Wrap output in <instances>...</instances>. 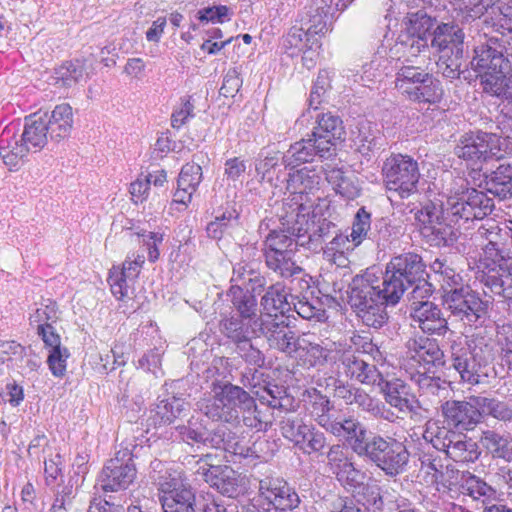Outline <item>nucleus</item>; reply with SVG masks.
I'll list each match as a JSON object with an SVG mask.
<instances>
[{"label":"nucleus","mask_w":512,"mask_h":512,"mask_svg":"<svg viewBox=\"0 0 512 512\" xmlns=\"http://www.w3.org/2000/svg\"><path fill=\"white\" fill-rule=\"evenodd\" d=\"M407 359L420 366H437L444 364V353L436 339L426 336H415L406 343Z\"/></svg>","instance_id":"nucleus-23"},{"label":"nucleus","mask_w":512,"mask_h":512,"mask_svg":"<svg viewBox=\"0 0 512 512\" xmlns=\"http://www.w3.org/2000/svg\"><path fill=\"white\" fill-rule=\"evenodd\" d=\"M344 133L342 120L338 116L330 112L318 114L311 135L292 144L284 154L285 166L294 169L302 163L313 161L315 156L331 157Z\"/></svg>","instance_id":"nucleus-3"},{"label":"nucleus","mask_w":512,"mask_h":512,"mask_svg":"<svg viewBox=\"0 0 512 512\" xmlns=\"http://www.w3.org/2000/svg\"><path fill=\"white\" fill-rule=\"evenodd\" d=\"M149 478L157 486L160 496H168L189 486L182 471L169 467L158 459L150 463Z\"/></svg>","instance_id":"nucleus-25"},{"label":"nucleus","mask_w":512,"mask_h":512,"mask_svg":"<svg viewBox=\"0 0 512 512\" xmlns=\"http://www.w3.org/2000/svg\"><path fill=\"white\" fill-rule=\"evenodd\" d=\"M441 53L437 66L443 76L450 79L459 77L463 49H457L455 52H451V55L446 52Z\"/></svg>","instance_id":"nucleus-58"},{"label":"nucleus","mask_w":512,"mask_h":512,"mask_svg":"<svg viewBox=\"0 0 512 512\" xmlns=\"http://www.w3.org/2000/svg\"><path fill=\"white\" fill-rule=\"evenodd\" d=\"M73 127V110L68 103H62L53 109L48 116L49 135L52 139L60 140L67 137Z\"/></svg>","instance_id":"nucleus-32"},{"label":"nucleus","mask_w":512,"mask_h":512,"mask_svg":"<svg viewBox=\"0 0 512 512\" xmlns=\"http://www.w3.org/2000/svg\"><path fill=\"white\" fill-rule=\"evenodd\" d=\"M410 318L411 325L426 334L442 336L448 330V322L434 302L418 303L417 306H412Z\"/></svg>","instance_id":"nucleus-21"},{"label":"nucleus","mask_w":512,"mask_h":512,"mask_svg":"<svg viewBox=\"0 0 512 512\" xmlns=\"http://www.w3.org/2000/svg\"><path fill=\"white\" fill-rule=\"evenodd\" d=\"M25 357V348L15 341H5L0 344V364L7 368H20Z\"/></svg>","instance_id":"nucleus-55"},{"label":"nucleus","mask_w":512,"mask_h":512,"mask_svg":"<svg viewBox=\"0 0 512 512\" xmlns=\"http://www.w3.org/2000/svg\"><path fill=\"white\" fill-rule=\"evenodd\" d=\"M309 426L304 418L299 415H290L281 421L282 435L298 446L300 441L305 437V431H309Z\"/></svg>","instance_id":"nucleus-53"},{"label":"nucleus","mask_w":512,"mask_h":512,"mask_svg":"<svg viewBox=\"0 0 512 512\" xmlns=\"http://www.w3.org/2000/svg\"><path fill=\"white\" fill-rule=\"evenodd\" d=\"M404 24L405 33L403 34L406 37H421L427 40L428 36H432L433 30L437 26L436 20L423 11L410 14L404 21Z\"/></svg>","instance_id":"nucleus-37"},{"label":"nucleus","mask_w":512,"mask_h":512,"mask_svg":"<svg viewBox=\"0 0 512 512\" xmlns=\"http://www.w3.org/2000/svg\"><path fill=\"white\" fill-rule=\"evenodd\" d=\"M409 287L410 284L386 267L380 284H373L370 273L353 278L349 302L365 325L379 328L387 320L385 306L396 305Z\"/></svg>","instance_id":"nucleus-2"},{"label":"nucleus","mask_w":512,"mask_h":512,"mask_svg":"<svg viewBox=\"0 0 512 512\" xmlns=\"http://www.w3.org/2000/svg\"><path fill=\"white\" fill-rule=\"evenodd\" d=\"M227 298L231 302L232 309L235 311L233 315L242 318L269 319L267 316H262L258 308L256 296L245 290L244 287L232 284L227 292Z\"/></svg>","instance_id":"nucleus-27"},{"label":"nucleus","mask_w":512,"mask_h":512,"mask_svg":"<svg viewBox=\"0 0 512 512\" xmlns=\"http://www.w3.org/2000/svg\"><path fill=\"white\" fill-rule=\"evenodd\" d=\"M474 240L483 251L478 268L485 270L507 265L501 229L494 222L480 226L474 234Z\"/></svg>","instance_id":"nucleus-15"},{"label":"nucleus","mask_w":512,"mask_h":512,"mask_svg":"<svg viewBox=\"0 0 512 512\" xmlns=\"http://www.w3.org/2000/svg\"><path fill=\"white\" fill-rule=\"evenodd\" d=\"M271 348L279 350L290 357H295L299 352L298 343L301 341V335H297L284 320L274 321L267 319L263 334Z\"/></svg>","instance_id":"nucleus-22"},{"label":"nucleus","mask_w":512,"mask_h":512,"mask_svg":"<svg viewBox=\"0 0 512 512\" xmlns=\"http://www.w3.org/2000/svg\"><path fill=\"white\" fill-rule=\"evenodd\" d=\"M356 393L353 405H356L361 411L388 422H395L399 418L393 410L388 409L384 403L372 397L364 389L359 388V390H356Z\"/></svg>","instance_id":"nucleus-34"},{"label":"nucleus","mask_w":512,"mask_h":512,"mask_svg":"<svg viewBox=\"0 0 512 512\" xmlns=\"http://www.w3.org/2000/svg\"><path fill=\"white\" fill-rule=\"evenodd\" d=\"M386 267L412 286L419 278L423 277L426 266L420 255L407 252L394 256Z\"/></svg>","instance_id":"nucleus-26"},{"label":"nucleus","mask_w":512,"mask_h":512,"mask_svg":"<svg viewBox=\"0 0 512 512\" xmlns=\"http://www.w3.org/2000/svg\"><path fill=\"white\" fill-rule=\"evenodd\" d=\"M326 178L335 192L342 197L352 200L359 196L360 187L352 174H347L340 169H332L327 173Z\"/></svg>","instance_id":"nucleus-41"},{"label":"nucleus","mask_w":512,"mask_h":512,"mask_svg":"<svg viewBox=\"0 0 512 512\" xmlns=\"http://www.w3.org/2000/svg\"><path fill=\"white\" fill-rule=\"evenodd\" d=\"M451 360L453 368L458 372L462 382L477 385L486 382L488 378L487 365L478 359L469 345L451 346Z\"/></svg>","instance_id":"nucleus-17"},{"label":"nucleus","mask_w":512,"mask_h":512,"mask_svg":"<svg viewBox=\"0 0 512 512\" xmlns=\"http://www.w3.org/2000/svg\"><path fill=\"white\" fill-rule=\"evenodd\" d=\"M181 440L188 444L209 443L212 447L223 449L233 455L243 458L257 457L253 447L247 445L243 439L225 426H220L212 434H208L206 428L193 417L187 425L176 427Z\"/></svg>","instance_id":"nucleus-7"},{"label":"nucleus","mask_w":512,"mask_h":512,"mask_svg":"<svg viewBox=\"0 0 512 512\" xmlns=\"http://www.w3.org/2000/svg\"><path fill=\"white\" fill-rule=\"evenodd\" d=\"M410 379L418 386L422 394L427 396H440L441 392L447 391V382L445 380L428 375L425 372H411Z\"/></svg>","instance_id":"nucleus-54"},{"label":"nucleus","mask_w":512,"mask_h":512,"mask_svg":"<svg viewBox=\"0 0 512 512\" xmlns=\"http://www.w3.org/2000/svg\"><path fill=\"white\" fill-rule=\"evenodd\" d=\"M48 114H33L25 118L21 141L31 149H42L48 140Z\"/></svg>","instance_id":"nucleus-30"},{"label":"nucleus","mask_w":512,"mask_h":512,"mask_svg":"<svg viewBox=\"0 0 512 512\" xmlns=\"http://www.w3.org/2000/svg\"><path fill=\"white\" fill-rule=\"evenodd\" d=\"M259 492L267 501L269 512H286L298 507V494L282 479L266 478L260 481Z\"/></svg>","instance_id":"nucleus-18"},{"label":"nucleus","mask_w":512,"mask_h":512,"mask_svg":"<svg viewBox=\"0 0 512 512\" xmlns=\"http://www.w3.org/2000/svg\"><path fill=\"white\" fill-rule=\"evenodd\" d=\"M299 352L295 357L300 358L308 366L322 365L326 361V350L320 344L311 340V335H301L298 343Z\"/></svg>","instance_id":"nucleus-45"},{"label":"nucleus","mask_w":512,"mask_h":512,"mask_svg":"<svg viewBox=\"0 0 512 512\" xmlns=\"http://www.w3.org/2000/svg\"><path fill=\"white\" fill-rule=\"evenodd\" d=\"M470 64L486 93L512 103L511 64L497 40L491 38L476 46Z\"/></svg>","instance_id":"nucleus-4"},{"label":"nucleus","mask_w":512,"mask_h":512,"mask_svg":"<svg viewBox=\"0 0 512 512\" xmlns=\"http://www.w3.org/2000/svg\"><path fill=\"white\" fill-rule=\"evenodd\" d=\"M483 281L494 294L510 298L512 295V273L508 265L482 270Z\"/></svg>","instance_id":"nucleus-33"},{"label":"nucleus","mask_w":512,"mask_h":512,"mask_svg":"<svg viewBox=\"0 0 512 512\" xmlns=\"http://www.w3.org/2000/svg\"><path fill=\"white\" fill-rule=\"evenodd\" d=\"M325 446V435L310 424L309 431H305V437H303V440L300 441L297 447L303 453L310 455L322 451Z\"/></svg>","instance_id":"nucleus-59"},{"label":"nucleus","mask_w":512,"mask_h":512,"mask_svg":"<svg viewBox=\"0 0 512 512\" xmlns=\"http://www.w3.org/2000/svg\"><path fill=\"white\" fill-rule=\"evenodd\" d=\"M184 399L171 396L160 400L154 409V417L160 424H170L186 410Z\"/></svg>","instance_id":"nucleus-44"},{"label":"nucleus","mask_w":512,"mask_h":512,"mask_svg":"<svg viewBox=\"0 0 512 512\" xmlns=\"http://www.w3.org/2000/svg\"><path fill=\"white\" fill-rule=\"evenodd\" d=\"M494 202L483 191L468 188L461 176L455 177L446 188V201L441 205L426 203L416 210L414 218L421 235L432 246H449L457 238L454 228L445 222V214L452 222L483 219L493 210Z\"/></svg>","instance_id":"nucleus-1"},{"label":"nucleus","mask_w":512,"mask_h":512,"mask_svg":"<svg viewBox=\"0 0 512 512\" xmlns=\"http://www.w3.org/2000/svg\"><path fill=\"white\" fill-rule=\"evenodd\" d=\"M136 478V468L133 463L132 453L128 448L115 453L100 475L102 490L116 492L127 489Z\"/></svg>","instance_id":"nucleus-13"},{"label":"nucleus","mask_w":512,"mask_h":512,"mask_svg":"<svg viewBox=\"0 0 512 512\" xmlns=\"http://www.w3.org/2000/svg\"><path fill=\"white\" fill-rule=\"evenodd\" d=\"M212 458L207 454L205 459L198 462L196 474L221 494L233 497L238 491L236 472L229 466L213 465L208 460Z\"/></svg>","instance_id":"nucleus-19"},{"label":"nucleus","mask_w":512,"mask_h":512,"mask_svg":"<svg viewBox=\"0 0 512 512\" xmlns=\"http://www.w3.org/2000/svg\"><path fill=\"white\" fill-rule=\"evenodd\" d=\"M164 512H195V494L190 486L168 496H160Z\"/></svg>","instance_id":"nucleus-38"},{"label":"nucleus","mask_w":512,"mask_h":512,"mask_svg":"<svg viewBox=\"0 0 512 512\" xmlns=\"http://www.w3.org/2000/svg\"><path fill=\"white\" fill-rule=\"evenodd\" d=\"M253 405V397L232 383H213L212 394L202 398L197 406L212 421L239 423L240 413Z\"/></svg>","instance_id":"nucleus-5"},{"label":"nucleus","mask_w":512,"mask_h":512,"mask_svg":"<svg viewBox=\"0 0 512 512\" xmlns=\"http://www.w3.org/2000/svg\"><path fill=\"white\" fill-rule=\"evenodd\" d=\"M434 280L437 281L443 291V296H449L452 292H460L465 289L462 276L451 267L445 259L436 258L430 264Z\"/></svg>","instance_id":"nucleus-31"},{"label":"nucleus","mask_w":512,"mask_h":512,"mask_svg":"<svg viewBox=\"0 0 512 512\" xmlns=\"http://www.w3.org/2000/svg\"><path fill=\"white\" fill-rule=\"evenodd\" d=\"M292 306L297 314L304 319H316L317 321L325 319V310L318 300L310 302L306 298H298L296 301H292Z\"/></svg>","instance_id":"nucleus-60"},{"label":"nucleus","mask_w":512,"mask_h":512,"mask_svg":"<svg viewBox=\"0 0 512 512\" xmlns=\"http://www.w3.org/2000/svg\"><path fill=\"white\" fill-rule=\"evenodd\" d=\"M382 393L385 403L398 414L406 415L416 409V401L410 392V388L400 379L386 381L377 385Z\"/></svg>","instance_id":"nucleus-24"},{"label":"nucleus","mask_w":512,"mask_h":512,"mask_svg":"<svg viewBox=\"0 0 512 512\" xmlns=\"http://www.w3.org/2000/svg\"><path fill=\"white\" fill-rule=\"evenodd\" d=\"M444 422L458 431H470L481 421L478 396L467 400H447L441 405Z\"/></svg>","instance_id":"nucleus-16"},{"label":"nucleus","mask_w":512,"mask_h":512,"mask_svg":"<svg viewBox=\"0 0 512 512\" xmlns=\"http://www.w3.org/2000/svg\"><path fill=\"white\" fill-rule=\"evenodd\" d=\"M455 155L469 163L477 165L491 160L501 159L502 141L499 136L483 131L467 132L460 136L454 148Z\"/></svg>","instance_id":"nucleus-9"},{"label":"nucleus","mask_w":512,"mask_h":512,"mask_svg":"<svg viewBox=\"0 0 512 512\" xmlns=\"http://www.w3.org/2000/svg\"><path fill=\"white\" fill-rule=\"evenodd\" d=\"M443 96V89L441 83L434 79L429 73L420 86L411 93L408 97L412 101L425 102V103H437Z\"/></svg>","instance_id":"nucleus-49"},{"label":"nucleus","mask_w":512,"mask_h":512,"mask_svg":"<svg viewBox=\"0 0 512 512\" xmlns=\"http://www.w3.org/2000/svg\"><path fill=\"white\" fill-rule=\"evenodd\" d=\"M427 74L420 67L405 65L396 74L395 86L402 94L409 97L414 89L418 88L425 81Z\"/></svg>","instance_id":"nucleus-43"},{"label":"nucleus","mask_w":512,"mask_h":512,"mask_svg":"<svg viewBox=\"0 0 512 512\" xmlns=\"http://www.w3.org/2000/svg\"><path fill=\"white\" fill-rule=\"evenodd\" d=\"M366 458L387 476L394 477L405 470L409 461V452L402 442L375 434L373 445Z\"/></svg>","instance_id":"nucleus-12"},{"label":"nucleus","mask_w":512,"mask_h":512,"mask_svg":"<svg viewBox=\"0 0 512 512\" xmlns=\"http://www.w3.org/2000/svg\"><path fill=\"white\" fill-rule=\"evenodd\" d=\"M202 180V168L196 163L185 164L178 177V187H186V189L197 190Z\"/></svg>","instance_id":"nucleus-62"},{"label":"nucleus","mask_w":512,"mask_h":512,"mask_svg":"<svg viewBox=\"0 0 512 512\" xmlns=\"http://www.w3.org/2000/svg\"><path fill=\"white\" fill-rule=\"evenodd\" d=\"M496 0H457L455 10L465 21L480 18Z\"/></svg>","instance_id":"nucleus-56"},{"label":"nucleus","mask_w":512,"mask_h":512,"mask_svg":"<svg viewBox=\"0 0 512 512\" xmlns=\"http://www.w3.org/2000/svg\"><path fill=\"white\" fill-rule=\"evenodd\" d=\"M370 228L371 214L366 211L364 207H361L352 221L351 232L348 234L350 241H352L354 245L359 246L368 237Z\"/></svg>","instance_id":"nucleus-57"},{"label":"nucleus","mask_w":512,"mask_h":512,"mask_svg":"<svg viewBox=\"0 0 512 512\" xmlns=\"http://www.w3.org/2000/svg\"><path fill=\"white\" fill-rule=\"evenodd\" d=\"M444 452L449 458L460 463L474 462L480 455L476 442L462 433H457L456 437L452 438Z\"/></svg>","instance_id":"nucleus-35"},{"label":"nucleus","mask_w":512,"mask_h":512,"mask_svg":"<svg viewBox=\"0 0 512 512\" xmlns=\"http://www.w3.org/2000/svg\"><path fill=\"white\" fill-rule=\"evenodd\" d=\"M462 488L474 500L482 501L486 506L496 496V490L479 477L469 474L463 480Z\"/></svg>","instance_id":"nucleus-48"},{"label":"nucleus","mask_w":512,"mask_h":512,"mask_svg":"<svg viewBox=\"0 0 512 512\" xmlns=\"http://www.w3.org/2000/svg\"><path fill=\"white\" fill-rule=\"evenodd\" d=\"M478 407L481 419L484 416H492L500 421L512 420V408L505 402L478 396Z\"/></svg>","instance_id":"nucleus-52"},{"label":"nucleus","mask_w":512,"mask_h":512,"mask_svg":"<svg viewBox=\"0 0 512 512\" xmlns=\"http://www.w3.org/2000/svg\"><path fill=\"white\" fill-rule=\"evenodd\" d=\"M481 443L493 457L512 462V438L487 430L481 436Z\"/></svg>","instance_id":"nucleus-40"},{"label":"nucleus","mask_w":512,"mask_h":512,"mask_svg":"<svg viewBox=\"0 0 512 512\" xmlns=\"http://www.w3.org/2000/svg\"><path fill=\"white\" fill-rule=\"evenodd\" d=\"M108 283L112 294L118 300L131 299L134 295L135 280L127 277L120 271V267L114 266L109 273Z\"/></svg>","instance_id":"nucleus-50"},{"label":"nucleus","mask_w":512,"mask_h":512,"mask_svg":"<svg viewBox=\"0 0 512 512\" xmlns=\"http://www.w3.org/2000/svg\"><path fill=\"white\" fill-rule=\"evenodd\" d=\"M310 230V223L305 214L295 210L282 218V228L272 230L266 236L263 245V253L283 252L291 250L295 253L298 245H304L300 239L306 236Z\"/></svg>","instance_id":"nucleus-10"},{"label":"nucleus","mask_w":512,"mask_h":512,"mask_svg":"<svg viewBox=\"0 0 512 512\" xmlns=\"http://www.w3.org/2000/svg\"><path fill=\"white\" fill-rule=\"evenodd\" d=\"M87 502L86 493L68 483L58 490L52 509L53 512H122L120 506L97 498L90 500L89 508L86 511Z\"/></svg>","instance_id":"nucleus-14"},{"label":"nucleus","mask_w":512,"mask_h":512,"mask_svg":"<svg viewBox=\"0 0 512 512\" xmlns=\"http://www.w3.org/2000/svg\"><path fill=\"white\" fill-rule=\"evenodd\" d=\"M83 76L82 68L72 62H66L55 70L56 83L70 87L77 83Z\"/></svg>","instance_id":"nucleus-64"},{"label":"nucleus","mask_w":512,"mask_h":512,"mask_svg":"<svg viewBox=\"0 0 512 512\" xmlns=\"http://www.w3.org/2000/svg\"><path fill=\"white\" fill-rule=\"evenodd\" d=\"M443 302L447 310L465 326H482L488 317V301H484L479 294L468 287L460 292H452L449 296H443Z\"/></svg>","instance_id":"nucleus-11"},{"label":"nucleus","mask_w":512,"mask_h":512,"mask_svg":"<svg viewBox=\"0 0 512 512\" xmlns=\"http://www.w3.org/2000/svg\"><path fill=\"white\" fill-rule=\"evenodd\" d=\"M261 306L264 312L262 316L269 317L270 321L284 320L285 313L292 309V302L288 301V295L281 284L271 285L261 298Z\"/></svg>","instance_id":"nucleus-28"},{"label":"nucleus","mask_w":512,"mask_h":512,"mask_svg":"<svg viewBox=\"0 0 512 512\" xmlns=\"http://www.w3.org/2000/svg\"><path fill=\"white\" fill-rule=\"evenodd\" d=\"M5 142L6 140L2 137L0 140V155L4 164L12 170L19 166L31 148L21 140H15L13 143H7V145H4Z\"/></svg>","instance_id":"nucleus-51"},{"label":"nucleus","mask_w":512,"mask_h":512,"mask_svg":"<svg viewBox=\"0 0 512 512\" xmlns=\"http://www.w3.org/2000/svg\"><path fill=\"white\" fill-rule=\"evenodd\" d=\"M320 177L315 170L303 167L289 173L287 189L292 194H304L311 192L319 184Z\"/></svg>","instance_id":"nucleus-42"},{"label":"nucleus","mask_w":512,"mask_h":512,"mask_svg":"<svg viewBox=\"0 0 512 512\" xmlns=\"http://www.w3.org/2000/svg\"><path fill=\"white\" fill-rule=\"evenodd\" d=\"M464 33L455 24L442 23L432 33L431 47L439 52L451 53L463 49Z\"/></svg>","instance_id":"nucleus-29"},{"label":"nucleus","mask_w":512,"mask_h":512,"mask_svg":"<svg viewBox=\"0 0 512 512\" xmlns=\"http://www.w3.org/2000/svg\"><path fill=\"white\" fill-rule=\"evenodd\" d=\"M57 319L58 309L57 305L53 302L37 308L29 318L30 324L36 326L37 331L41 329V326L43 328L52 326V323H55Z\"/></svg>","instance_id":"nucleus-61"},{"label":"nucleus","mask_w":512,"mask_h":512,"mask_svg":"<svg viewBox=\"0 0 512 512\" xmlns=\"http://www.w3.org/2000/svg\"><path fill=\"white\" fill-rule=\"evenodd\" d=\"M351 462L347 455V449L340 444L331 446L327 452V465L336 476L338 472L340 473L343 469L347 468Z\"/></svg>","instance_id":"nucleus-63"},{"label":"nucleus","mask_w":512,"mask_h":512,"mask_svg":"<svg viewBox=\"0 0 512 512\" xmlns=\"http://www.w3.org/2000/svg\"><path fill=\"white\" fill-rule=\"evenodd\" d=\"M452 427L440 426L438 421H428L425 425L423 437L430 442L434 448L444 451L449 447L452 438L456 437V432L452 431Z\"/></svg>","instance_id":"nucleus-46"},{"label":"nucleus","mask_w":512,"mask_h":512,"mask_svg":"<svg viewBox=\"0 0 512 512\" xmlns=\"http://www.w3.org/2000/svg\"><path fill=\"white\" fill-rule=\"evenodd\" d=\"M355 346L339 348L338 370L347 378L368 386H377L383 383V375L374 364L365 360L361 353L372 354L377 350L376 346L367 338L361 336L351 337Z\"/></svg>","instance_id":"nucleus-6"},{"label":"nucleus","mask_w":512,"mask_h":512,"mask_svg":"<svg viewBox=\"0 0 512 512\" xmlns=\"http://www.w3.org/2000/svg\"><path fill=\"white\" fill-rule=\"evenodd\" d=\"M308 411L315 421L322 427L326 428L332 419L330 411L332 406L327 396L320 394L317 390L313 389L309 392Z\"/></svg>","instance_id":"nucleus-47"},{"label":"nucleus","mask_w":512,"mask_h":512,"mask_svg":"<svg viewBox=\"0 0 512 512\" xmlns=\"http://www.w3.org/2000/svg\"><path fill=\"white\" fill-rule=\"evenodd\" d=\"M267 319L242 318L236 315L225 316L220 321V330L235 344L251 340L263 334Z\"/></svg>","instance_id":"nucleus-20"},{"label":"nucleus","mask_w":512,"mask_h":512,"mask_svg":"<svg viewBox=\"0 0 512 512\" xmlns=\"http://www.w3.org/2000/svg\"><path fill=\"white\" fill-rule=\"evenodd\" d=\"M267 267L278 273L281 277H291L299 274L302 269L296 265L293 257L295 253L291 250L282 252L263 253Z\"/></svg>","instance_id":"nucleus-39"},{"label":"nucleus","mask_w":512,"mask_h":512,"mask_svg":"<svg viewBox=\"0 0 512 512\" xmlns=\"http://www.w3.org/2000/svg\"><path fill=\"white\" fill-rule=\"evenodd\" d=\"M384 182L390 193L408 198L417 192L420 179L418 163L407 155H394L383 166Z\"/></svg>","instance_id":"nucleus-8"},{"label":"nucleus","mask_w":512,"mask_h":512,"mask_svg":"<svg viewBox=\"0 0 512 512\" xmlns=\"http://www.w3.org/2000/svg\"><path fill=\"white\" fill-rule=\"evenodd\" d=\"M488 191L500 199L512 197V162L500 164L487 182Z\"/></svg>","instance_id":"nucleus-36"}]
</instances>
